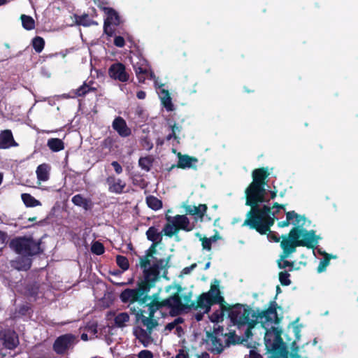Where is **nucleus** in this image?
Returning a JSON list of instances; mask_svg holds the SVG:
<instances>
[{
  "label": "nucleus",
  "mask_w": 358,
  "mask_h": 358,
  "mask_svg": "<svg viewBox=\"0 0 358 358\" xmlns=\"http://www.w3.org/2000/svg\"><path fill=\"white\" fill-rule=\"evenodd\" d=\"M145 234L148 240L152 241V243L157 242V243L159 244L162 241V231L161 232L158 231V229L154 226L149 227L146 231Z\"/></svg>",
  "instance_id": "nucleus-29"
},
{
  "label": "nucleus",
  "mask_w": 358,
  "mask_h": 358,
  "mask_svg": "<svg viewBox=\"0 0 358 358\" xmlns=\"http://www.w3.org/2000/svg\"><path fill=\"white\" fill-rule=\"evenodd\" d=\"M207 338L210 340L213 345L211 352L216 355L221 354L224 350V345L221 339L218 336H215V334L206 333Z\"/></svg>",
  "instance_id": "nucleus-25"
},
{
  "label": "nucleus",
  "mask_w": 358,
  "mask_h": 358,
  "mask_svg": "<svg viewBox=\"0 0 358 358\" xmlns=\"http://www.w3.org/2000/svg\"><path fill=\"white\" fill-rule=\"evenodd\" d=\"M170 127H171V131H173L176 134L177 132H180L181 131V129H182V127L179 126L176 123H174L173 125H171Z\"/></svg>",
  "instance_id": "nucleus-61"
},
{
  "label": "nucleus",
  "mask_w": 358,
  "mask_h": 358,
  "mask_svg": "<svg viewBox=\"0 0 358 358\" xmlns=\"http://www.w3.org/2000/svg\"><path fill=\"white\" fill-rule=\"evenodd\" d=\"M196 267V264L194 263V264H191L189 266L185 267L182 270V273L184 275L189 274L191 273V271L193 269H194Z\"/></svg>",
  "instance_id": "nucleus-57"
},
{
  "label": "nucleus",
  "mask_w": 358,
  "mask_h": 358,
  "mask_svg": "<svg viewBox=\"0 0 358 358\" xmlns=\"http://www.w3.org/2000/svg\"><path fill=\"white\" fill-rule=\"evenodd\" d=\"M22 24L26 30H32L35 28V21L31 16L27 15H22L20 17Z\"/></svg>",
  "instance_id": "nucleus-37"
},
{
  "label": "nucleus",
  "mask_w": 358,
  "mask_h": 358,
  "mask_svg": "<svg viewBox=\"0 0 358 358\" xmlns=\"http://www.w3.org/2000/svg\"><path fill=\"white\" fill-rule=\"evenodd\" d=\"M268 235V238L273 241V242L278 243L280 241V237L275 231H272L269 230L266 234Z\"/></svg>",
  "instance_id": "nucleus-53"
},
{
  "label": "nucleus",
  "mask_w": 358,
  "mask_h": 358,
  "mask_svg": "<svg viewBox=\"0 0 358 358\" xmlns=\"http://www.w3.org/2000/svg\"><path fill=\"white\" fill-rule=\"evenodd\" d=\"M8 238V234L6 232L0 230V243L4 244Z\"/></svg>",
  "instance_id": "nucleus-58"
},
{
  "label": "nucleus",
  "mask_w": 358,
  "mask_h": 358,
  "mask_svg": "<svg viewBox=\"0 0 358 358\" xmlns=\"http://www.w3.org/2000/svg\"><path fill=\"white\" fill-rule=\"evenodd\" d=\"M154 162V159L152 156L141 157L138 159V166L144 171L148 172L150 171Z\"/></svg>",
  "instance_id": "nucleus-33"
},
{
  "label": "nucleus",
  "mask_w": 358,
  "mask_h": 358,
  "mask_svg": "<svg viewBox=\"0 0 358 358\" xmlns=\"http://www.w3.org/2000/svg\"><path fill=\"white\" fill-rule=\"evenodd\" d=\"M51 167L49 164L43 163L38 166L36 170L37 179L39 181L45 182L50 178Z\"/></svg>",
  "instance_id": "nucleus-27"
},
{
  "label": "nucleus",
  "mask_w": 358,
  "mask_h": 358,
  "mask_svg": "<svg viewBox=\"0 0 358 358\" xmlns=\"http://www.w3.org/2000/svg\"><path fill=\"white\" fill-rule=\"evenodd\" d=\"M31 45L36 52L41 53L45 47V40L41 36H35L32 39Z\"/></svg>",
  "instance_id": "nucleus-38"
},
{
  "label": "nucleus",
  "mask_w": 358,
  "mask_h": 358,
  "mask_svg": "<svg viewBox=\"0 0 358 358\" xmlns=\"http://www.w3.org/2000/svg\"><path fill=\"white\" fill-rule=\"evenodd\" d=\"M227 334V338L225 341V346L229 347L231 345H236L239 343V337L236 335L235 331H230L229 333H225Z\"/></svg>",
  "instance_id": "nucleus-43"
},
{
  "label": "nucleus",
  "mask_w": 358,
  "mask_h": 358,
  "mask_svg": "<svg viewBox=\"0 0 358 358\" xmlns=\"http://www.w3.org/2000/svg\"><path fill=\"white\" fill-rule=\"evenodd\" d=\"M116 263L123 271H127L129 267L128 259L122 255H117Z\"/></svg>",
  "instance_id": "nucleus-46"
},
{
  "label": "nucleus",
  "mask_w": 358,
  "mask_h": 358,
  "mask_svg": "<svg viewBox=\"0 0 358 358\" xmlns=\"http://www.w3.org/2000/svg\"><path fill=\"white\" fill-rule=\"evenodd\" d=\"M115 143V140L113 137L108 136L101 143V145L104 148L111 149Z\"/></svg>",
  "instance_id": "nucleus-49"
},
{
  "label": "nucleus",
  "mask_w": 358,
  "mask_h": 358,
  "mask_svg": "<svg viewBox=\"0 0 358 358\" xmlns=\"http://www.w3.org/2000/svg\"><path fill=\"white\" fill-rule=\"evenodd\" d=\"M112 127L121 137L126 138L131 134V129L122 117H115L112 123Z\"/></svg>",
  "instance_id": "nucleus-19"
},
{
  "label": "nucleus",
  "mask_w": 358,
  "mask_h": 358,
  "mask_svg": "<svg viewBox=\"0 0 358 358\" xmlns=\"http://www.w3.org/2000/svg\"><path fill=\"white\" fill-rule=\"evenodd\" d=\"M166 220L167 223L164 226L162 229L163 235L172 237L173 235L178 234V229L176 228V224L172 221V217L169 215H166Z\"/></svg>",
  "instance_id": "nucleus-28"
},
{
  "label": "nucleus",
  "mask_w": 358,
  "mask_h": 358,
  "mask_svg": "<svg viewBox=\"0 0 358 358\" xmlns=\"http://www.w3.org/2000/svg\"><path fill=\"white\" fill-rule=\"evenodd\" d=\"M289 213H292V220H293L292 224L295 225L294 227H299L300 229H304L303 226L306 222V217L304 215H299L296 213L294 210L289 211Z\"/></svg>",
  "instance_id": "nucleus-36"
},
{
  "label": "nucleus",
  "mask_w": 358,
  "mask_h": 358,
  "mask_svg": "<svg viewBox=\"0 0 358 358\" xmlns=\"http://www.w3.org/2000/svg\"><path fill=\"white\" fill-rule=\"evenodd\" d=\"M334 257L331 255L324 253L323 258L320 260L317 266V271L318 273H322L326 270L327 266L329 264L331 259ZM334 257H336L334 256Z\"/></svg>",
  "instance_id": "nucleus-39"
},
{
  "label": "nucleus",
  "mask_w": 358,
  "mask_h": 358,
  "mask_svg": "<svg viewBox=\"0 0 358 358\" xmlns=\"http://www.w3.org/2000/svg\"><path fill=\"white\" fill-rule=\"evenodd\" d=\"M137 79L140 83H144L146 79L153 80L155 75L145 59H141L139 62L133 65Z\"/></svg>",
  "instance_id": "nucleus-14"
},
{
  "label": "nucleus",
  "mask_w": 358,
  "mask_h": 358,
  "mask_svg": "<svg viewBox=\"0 0 358 358\" xmlns=\"http://www.w3.org/2000/svg\"><path fill=\"white\" fill-rule=\"evenodd\" d=\"M271 208H277V210L271 212V214L273 217L278 213L279 210H283L285 211V205L284 204H280L277 202L273 203V206Z\"/></svg>",
  "instance_id": "nucleus-55"
},
{
  "label": "nucleus",
  "mask_w": 358,
  "mask_h": 358,
  "mask_svg": "<svg viewBox=\"0 0 358 358\" xmlns=\"http://www.w3.org/2000/svg\"><path fill=\"white\" fill-rule=\"evenodd\" d=\"M71 201L75 206L82 207L85 210H90L93 205L90 199H86L80 194L74 195Z\"/></svg>",
  "instance_id": "nucleus-26"
},
{
  "label": "nucleus",
  "mask_w": 358,
  "mask_h": 358,
  "mask_svg": "<svg viewBox=\"0 0 358 358\" xmlns=\"http://www.w3.org/2000/svg\"><path fill=\"white\" fill-rule=\"evenodd\" d=\"M129 320V316L127 313H121L115 316L114 321L117 327H123L125 323Z\"/></svg>",
  "instance_id": "nucleus-41"
},
{
  "label": "nucleus",
  "mask_w": 358,
  "mask_h": 358,
  "mask_svg": "<svg viewBox=\"0 0 358 358\" xmlns=\"http://www.w3.org/2000/svg\"><path fill=\"white\" fill-rule=\"evenodd\" d=\"M21 199L24 204L28 208H33L41 205L40 201L36 199L33 196L28 193H22Z\"/></svg>",
  "instance_id": "nucleus-32"
},
{
  "label": "nucleus",
  "mask_w": 358,
  "mask_h": 358,
  "mask_svg": "<svg viewBox=\"0 0 358 358\" xmlns=\"http://www.w3.org/2000/svg\"><path fill=\"white\" fill-rule=\"evenodd\" d=\"M130 313L135 315L136 322L141 321L143 326L147 327L144 329L141 327H136L134 329V334L144 347H147L152 341L151 334L155 327L158 325L156 320L146 317L144 315L145 310L143 309L136 310L135 307L130 308Z\"/></svg>",
  "instance_id": "nucleus-7"
},
{
  "label": "nucleus",
  "mask_w": 358,
  "mask_h": 358,
  "mask_svg": "<svg viewBox=\"0 0 358 358\" xmlns=\"http://www.w3.org/2000/svg\"><path fill=\"white\" fill-rule=\"evenodd\" d=\"M108 76L115 80L126 83L129 80L130 76L126 69V66L121 62H115L108 69Z\"/></svg>",
  "instance_id": "nucleus-15"
},
{
  "label": "nucleus",
  "mask_w": 358,
  "mask_h": 358,
  "mask_svg": "<svg viewBox=\"0 0 358 358\" xmlns=\"http://www.w3.org/2000/svg\"><path fill=\"white\" fill-rule=\"evenodd\" d=\"M250 358H263V357L255 350H250Z\"/></svg>",
  "instance_id": "nucleus-59"
},
{
  "label": "nucleus",
  "mask_w": 358,
  "mask_h": 358,
  "mask_svg": "<svg viewBox=\"0 0 358 358\" xmlns=\"http://www.w3.org/2000/svg\"><path fill=\"white\" fill-rule=\"evenodd\" d=\"M156 266L151 270H147L143 272V279L138 282V286L135 289L127 288L123 290L120 299L123 303H129V308L131 304L138 302L140 306L145 303L148 301L149 295L148 294L150 289L155 286L157 281V273L156 272Z\"/></svg>",
  "instance_id": "nucleus-4"
},
{
  "label": "nucleus",
  "mask_w": 358,
  "mask_h": 358,
  "mask_svg": "<svg viewBox=\"0 0 358 358\" xmlns=\"http://www.w3.org/2000/svg\"><path fill=\"white\" fill-rule=\"evenodd\" d=\"M106 182L108 186V191L111 193L121 194L124 192L126 187V182L115 176H110L106 179Z\"/></svg>",
  "instance_id": "nucleus-17"
},
{
  "label": "nucleus",
  "mask_w": 358,
  "mask_h": 358,
  "mask_svg": "<svg viewBox=\"0 0 358 358\" xmlns=\"http://www.w3.org/2000/svg\"><path fill=\"white\" fill-rule=\"evenodd\" d=\"M157 245H159L157 242L152 243L148 250H146L145 255L140 257L139 265L143 269V273L147 270H151L154 266H156L158 280L160 278V271L166 267L170 257L166 259L155 257L153 255L157 252L156 247Z\"/></svg>",
  "instance_id": "nucleus-9"
},
{
  "label": "nucleus",
  "mask_w": 358,
  "mask_h": 358,
  "mask_svg": "<svg viewBox=\"0 0 358 358\" xmlns=\"http://www.w3.org/2000/svg\"><path fill=\"white\" fill-rule=\"evenodd\" d=\"M278 276L279 281L282 286H288L292 283V281L289 279L290 274L289 273V271H281L279 273Z\"/></svg>",
  "instance_id": "nucleus-47"
},
{
  "label": "nucleus",
  "mask_w": 358,
  "mask_h": 358,
  "mask_svg": "<svg viewBox=\"0 0 358 358\" xmlns=\"http://www.w3.org/2000/svg\"><path fill=\"white\" fill-rule=\"evenodd\" d=\"M266 189L264 186L250 182L245 190V205L251 207L247 215H252L255 211H259L261 208L259 205L269 201V199L266 198Z\"/></svg>",
  "instance_id": "nucleus-8"
},
{
  "label": "nucleus",
  "mask_w": 358,
  "mask_h": 358,
  "mask_svg": "<svg viewBox=\"0 0 358 358\" xmlns=\"http://www.w3.org/2000/svg\"><path fill=\"white\" fill-rule=\"evenodd\" d=\"M79 340L73 334H65L58 336L52 345V349L57 355H64L69 350H73Z\"/></svg>",
  "instance_id": "nucleus-11"
},
{
  "label": "nucleus",
  "mask_w": 358,
  "mask_h": 358,
  "mask_svg": "<svg viewBox=\"0 0 358 358\" xmlns=\"http://www.w3.org/2000/svg\"><path fill=\"white\" fill-rule=\"evenodd\" d=\"M146 203L148 206L154 210H157L162 208V201L152 195L146 197Z\"/></svg>",
  "instance_id": "nucleus-35"
},
{
  "label": "nucleus",
  "mask_w": 358,
  "mask_h": 358,
  "mask_svg": "<svg viewBox=\"0 0 358 358\" xmlns=\"http://www.w3.org/2000/svg\"><path fill=\"white\" fill-rule=\"evenodd\" d=\"M176 358H188V355L183 350H180Z\"/></svg>",
  "instance_id": "nucleus-62"
},
{
  "label": "nucleus",
  "mask_w": 358,
  "mask_h": 358,
  "mask_svg": "<svg viewBox=\"0 0 358 358\" xmlns=\"http://www.w3.org/2000/svg\"><path fill=\"white\" fill-rule=\"evenodd\" d=\"M98 6L103 10L107 15L103 23V32L107 36L111 37L115 34V29L111 25L119 26L121 23L120 17L118 13L113 8L105 7L101 5Z\"/></svg>",
  "instance_id": "nucleus-12"
},
{
  "label": "nucleus",
  "mask_w": 358,
  "mask_h": 358,
  "mask_svg": "<svg viewBox=\"0 0 358 358\" xmlns=\"http://www.w3.org/2000/svg\"><path fill=\"white\" fill-rule=\"evenodd\" d=\"M172 221L176 224V228L185 231H190L193 229V227H190L189 220L185 215H177L172 217Z\"/></svg>",
  "instance_id": "nucleus-24"
},
{
  "label": "nucleus",
  "mask_w": 358,
  "mask_h": 358,
  "mask_svg": "<svg viewBox=\"0 0 358 358\" xmlns=\"http://www.w3.org/2000/svg\"><path fill=\"white\" fill-rule=\"evenodd\" d=\"M161 101L164 106V107L168 111H172L174 110V106L171 101V98L170 96V94L169 90L162 89L161 90Z\"/></svg>",
  "instance_id": "nucleus-30"
},
{
  "label": "nucleus",
  "mask_w": 358,
  "mask_h": 358,
  "mask_svg": "<svg viewBox=\"0 0 358 358\" xmlns=\"http://www.w3.org/2000/svg\"><path fill=\"white\" fill-rule=\"evenodd\" d=\"M111 165L113 167L116 173L120 174L122 172V167L117 162H113L111 163Z\"/></svg>",
  "instance_id": "nucleus-56"
},
{
  "label": "nucleus",
  "mask_w": 358,
  "mask_h": 358,
  "mask_svg": "<svg viewBox=\"0 0 358 358\" xmlns=\"http://www.w3.org/2000/svg\"><path fill=\"white\" fill-rule=\"evenodd\" d=\"M8 247L18 255L9 262L10 267L18 271H29L31 268L34 258L44 252L41 241L35 240L31 236L14 237L9 241Z\"/></svg>",
  "instance_id": "nucleus-2"
},
{
  "label": "nucleus",
  "mask_w": 358,
  "mask_h": 358,
  "mask_svg": "<svg viewBox=\"0 0 358 358\" xmlns=\"http://www.w3.org/2000/svg\"><path fill=\"white\" fill-rule=\"evenodd\" d=\"M178 161L176 165H172L170 169L175 167L185 169H193L196 170L197 166L195 165L198 162V159L195 157H191L187 155H182L180 152L178 153Z\"/></svg>",
  "instance_id": "nucleus-16"
},
{
  "label": "nucleus",
  "mask_w": 358,
  "mask_h": 358,
  "mask_svg": "<svg viewBox=\"0 0 358 358\" xmlns=\"http://www.w3.org/2000/svg\"><path fill=\"white\" fill-rule=\"evenodd\" d=\"M206 313L203 311V313H197L194 315V318L197 322L201 321L203 318V315Z\"/></svg>",
  "instance_id": "nucleus-64"
},
{
  "label": "nucleus",
  "mask_w": 358,
  "mask_h": 358,
  "mask_svg": "<svg viewBox=\"0 0 358 358\" xmlns=\"http://www.w3.org/2000/svg\"><path fill=\"white\" fill-rule=\"evenodd\" d=\"M319 237L316 236L315 231L313 229L306 230L299 227H293L288 237L282 236V241L280 243V247L282 249L281 253L282 258H287L291 254L296 251V247L303 246L308 249H315Z\"/></svg>",
  "instance_id": "nucleus-3"
},
{
  "label": "nucleus",
  "mask_w": 358,
  "mask_h": 358,
  "mask_svg": "<svg viewBox=\"0 0 358 358\" xmlns=\"http://www.w3.org/2000/svg\"><path fill=\"white\" fill-rule=\"evenodd\" d=\"M114 45L118 48H122L125 45L124 38L122 36H115L114 38Z\"/></svg>",
  "instance_id": "nucleus-52"
},
{
  "label": "nucleus",
  "mask_w": 358,
  "mask_h": 358,
  "mask_svg": "<svg viewBox=\"0 0 358 358\" xmlns=\"http://www.w3.org/2000/svg\"><path fill=\"white\" fill-rule=\"evenodd\" d=\"M142 308L145 310V313H144V315L148 314V316L146 317H150L152 319H154L155 313L157 312V310L162 308L163 307H168L171 308L172 309V302L171 299V296L162 301H156V300H152L151 301H147L145 303L143 304ZM136 310L141 309L140 308H136Z\"/></svg>",
  "instance_id": "nucleus-13"
},
{
  "label": "nucleus",
  "mask_w": 358,
  "mask_h": 358,
  "mask_svg": "<svg viewBox=\"0 0 358 358\" xmlns=\"http://www.w3.org/2000/svg\"><path fill=\"white\" fill-rule=\"evenodd\" d=\"M2 340L3 346L8 350L15 349L19 344L18 336L14 331H5Z\"/></svg>",
  "instance_id": "nucleus-22"
},
{
  "label": "nucleus",
  "mask_w": 358,
  "mask_h": 358,
  "mask_svg": "<svg viewBox=\"0 0 358 358\" xmlns=\"http://www.w3.org/2000/svg\"><path fill=\"white\" fill-rule=\"evenodd\" d=\"M278 304L275 301L270 302L269 307L265 310L257 312H252V322L250 323V328H253L258 322L259 320H264L265 322H271L279 324L280 318L278 317L277 313Z\"/></svg>",
  "instance_id": "nucleus-10"
},
{
  "label": "nucleus",
  "mask_w": 358,
  "mask_h": 358,
  "mask_svg": "<svg viewBox=\"0 0 358 358\" xmlns=\"http://www.w3.org/2000/svg\"><path fill=\"white\" fill-rule=\"evenodd\" d=\"M96 88L92 87L85 82L76 89L74 92L75 96L78 97L85 96L87 93L90 92H96Z\"/></svg>",
  "instance_id": "nucleus-34"
},
{
  "label": "nucleus",
  "mask_w": 358,
  "mask_h": 358,
  "mask_svg": "<svg viewBox=\"0 0 358 358\" xmlns=\"http://www.w3.org/2000/svg\"><path fill=\"white\" fill-rule=\"evenodd\" d=\"M210 334H215V336L218 337L227 336V334L224 333V327L220 325H217V327H214L213 331Z\"/></svg>",
  "instance_id": "nucleus-50"
},
{
  "label": "nucleus",
  "mask_w": 358,
  "mask_h": 358,
  "mask_svg": "<svg viewBox=\"0 0 358 358\" xmlns=\"http://www.w3.org/2000/svg\"><path fill=\"white\" fill-rule=\"evenodd\" d=\"M210 240L211 241L212 243L216 242L217 241L222 238V237L220 236L218 232L217 231L213 236H210Z\"/></svg>",
  "instance_id": "nucleus-63"
},
{
  "label": "nucleus",
  "mask_w": 358,
  "mask_h": 358,
  "mask_svg": "<svg viewBox=\"0 0 358 358\" xmlns=\"http://www.w3.org/2000/svg\"><path fill=\"white\" fill-rule=\"evenodd\" d=\"M196 236L199 237V240L201 241L202 249L210 251L212 249V242L210 238L207 237H202L199 232L196 234Z\"/></svg>",
  "instance_id": "nucleus-48"
},
{
  "label": "nucleus",
  "mask_w": 358,
  "mask_h": 358,
  "mask_svg": "<svg viewBox=\"0 0 358 358\" xmlns=\"http://www.w3.org/2000/svg\"><path fill=\"white\" fill-rule=\"evenodd\" d=\"M138 358H153V354L150 350H141L138 353Z\"/></svg>",
  "instance_id": "nucleus-54"
},
{
  "label": "nucleus",
  "mask_w": 358,
  "mask_h": 358,
  "mask_svg": "<svg viewBox=\"0 0 358 358\" xmlns=\"http://www.w3.org/2000/svg\"><path fill=\"white\" fill-rule=\"evenodd\" d=\"M222 317V314H219L217 313H214L210 317V319L212 322H217L220 317Z\"/></svg>",
  "instance_id": "nucleus-60"
},
{
  "label": "nucleus",
  "mask_w": 358,
  "mask_h": 358,
  "mask_svg": "<svg viewBox=\"0 0 358 358\" xmlns=\"http://www.w3.org/2000/svg\"><path fill=\"white\" fill-rule=\"evenodd\" d=\"M219 303L222 312L227 311L228 313L229 317L234 324L239 327L246 324L248 326V329L245 332L248 337L249 334H251L250 323L252 322V313L255 311L248 305L236 303L231 306L224 301Z\"/></svg>",
  "instance_id": "nucleus-6"
},
{
  "label": "nucleus",
  "mask_w": 358,
  "mask_h": 358,
  "mask_svg": "<svg viewBox=\"0 0 358 358\" xmlns=\"http://www.w3.org/2000/svg\"><path fill=\"white\" fill-rule=\"evenodd\" d=\"M91 252L96 255H103L105 252V248L103 244L98 241H94L92 244Z\"/></svg>",
  "instance_id": "nucleus-44"
},
{
  "label": "nucleus",
  "mask_w": 358,
  "mask_h": 358,
  "mask_svg": "<svg viewBox=\"0 0 358 358\" xmlns=\"http://www.w3.org/2000/svg\"><path fill=\"white\" fill-rule=\"evenodd\" d=\"M272 330L274 332L275 338L273 343H272V351L275 354H282L285 352V358L287 357V352L285 350L284 343L281 337L282 331L278 327H272Z\"/></svg>",
  "instance_id": "nucleus-20"
},
{
  "label": "nucleus",
  "mask_w": 358,
  "mask_h": 358,
  "mask_svg": "<svg viewBox=\"0 0 358 358\" xmlns=\"http://www.w3.org/2000/svg\"><path fill=\"white\" fill-rule=\"evenodd\" d=\"M17 145L18 143L15 141L10 129H5L0 132V149H8Z\"/></svg>",
  "instance_id": "nucleus-21"
},
{
  "label": "nucleus",
  "mask_w": 358,
  "mask_h": 358,
  "mask_svg": "<svg viewBox=\"0 0 358 358\" xmlns=\"http://www.w3.org/2000/svg\"><path fill=\"white\" fill-rule=\"evenodd\" d=\"M186 214L197 216L201 221L207 211L206 204H199L198 206L186 205L184 206Z\"/></svg>",
  "instance_id": "nucleus-23"
},
{
  "label": "nucleus",
  "mask_w": 358,
  "mask_h": 358,
  "mask_svg": "<svg viewBox=\"0 0 358 358\" xmlns=\"http://www.w3.org/2000/svg\"><path fill=\"white\" fill-rule=\"evenodd\" d=\"M270 176L268 167H262L255 169L252 172V181L251 182L266 186L267 185V178Z\"/></svg>",
  "instance_id": "nucleus-18"
},
{
  "label": "nucleus",
  "mask_w": 358,
  "mask_h": 358,
  "mask_svg": "<svg viewBox=\"0 0 358 358\" xmlns=\"http://www.w3.org/2000/svg\"><path fill=\"white\" fill-rule=\"evenodd\" d=\"M271 208L264 205L259 211H255L252 215H247L242 226H248L250 229H255L262 235L266 234L271 227L274 224V217L271 216Z\"/></svg>",
  "instance_id": "nucleus-5"
},
{
  "label": "nucleus",
  "mask_w": 358,
  "mask_h": 358,
  "mask_svg": "<svg viewBox=\"0 0 358 358\" xmlns=\"http://www.w3.org/2000/svg\"><path fill=\"white\" fill-rule=\"evenodd\" d=\"M26 292L28 296L36 297L39 292V285L37 282H32L27 285Z\"/></svg>",
  "instance_id": "nucleus-42"
},
{
  "label": "nucleus",
  "mask_w": 358,
  "mask_h": 358,
  "mask_svg": "<svg viewBox=\"0 0 358 358\" xmlns=\"http://www.w3.org/2000/svg\"><path fill=\"white\" fill-rule=\"evenodd\" d=\"M287 258H282V255L280 256V259L278 260L277 264L278 266L280 269L285 268L287 267H289L288 270L287 271L291 272L294 270V262H290L286 259Z\"/></svg>",
  "instance_id": "nucleus-40"
},
{
  "label": "nucleus",
  "mask_w": 358,
  "mask_h": 358,
  "mask_svg": "<svg viewBox=\"0 0 358 358\" xmlns=\"http://www.w3.org/2000/svg\"><path fill=\"white\" fill-rule=\"evenodd\" d=\"M214 282L215 284H211L208 292H203L197 297L196 302L192 301V294L191 292L185 294L183 296L184 303H182L180 295L182 288L181 285H176L177 292L171 296L172 311L176 312V314H178L180 311L185 309H204L205 313H209L213 305L224 301V298L220 295L219 281L215 279Z\"/></svg>",
  "instance_id": "nucleus-1"
},
{
  "label": "nucleus",
  "mask_w": 358,
  "mask_h": 358,
  "mask_svg": "<svg viewBox=\"0 0 358 358\" xmlns=\"http://www.w3.org/2000/svg\"><path fill=\"white\" fill-rule=\"evenodd\" d=\"M286 220L284 221L279 222L278 223V226L279 227H288L290 224V221L292 220L291 215H292V213L286 212Z\"/></svg>",
  "instance_id": "nucleus-51"
},
{
  "label": "nucleus",
  "mask_w": 358,
  "mask_h": 358,
  "mask_svg": "<svg viewBox=\"0 0 358 358\" xmlns=\"http://www.w3.org/2000/svg\"><path fill=\"white\" fill-rule=\"evenodd\" d=\"M76 23L84 27H89L94 24V22L90 19L87 14H83L76 17Z\"/></svg>",
  "instance_id": "nucleus-45"
},
{
  "label": "nucleus",
  "mask_w": 358,
  "mask_h": 358,
  "mask_svg": "<svg viewBox=\"0 0 358 358\" xmlns=\"http://www.w3.org/2000/svg\"><path fill=\"white\" fill-rule=\"evenodd\" d=\"M47 145L52 152H59L64 149V142L62 139L57 138L48 139Z\"/></svg>",
  "instance_id": "nucleus-31"
}]
</instances>
